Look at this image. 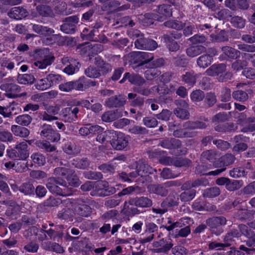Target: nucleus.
<instances>
[{"mask_svg":"<svg viewBox=\"0 0 255 255\" xmlns=\"http://www.w3.org/2000/svg\"><path fill=\"white\" fill-rule=\"evenodd\" d=\"M47 187L49 191L53 193L61 196H70L72 194L70 188L66 187L65 181L54 178L49 179Z\"/></svg>","mask_w":255,"mask_h":255,"instance_id":"nucleus-1","label":"nucleus"},{"mask_svg":"<svg viewBox=\"0 0 255 255\" xmlns=\"http://www.w3.org/2000/svg\"><path fill=\"white\" fill-rule=\"evenodd\" d=\"M185 129L176 130L174 131V135L179 137H191L194 136L196 133L192 129L195 128H203L206 127L205 124L202 122H186L184 125Z\"/></svg>","mask_w":255,"mask_h":255,"instance_id":"nucleus-2","label":"nucleus"},{"mask_svg":"<svg viewBox=\"0 0 255 255\" xmlns=\"http://www.w3.org/2000/svg\"><path fill=\"white\" fill-rule=\"evenodd\" d=\"M55 172L62 176H65L67 179L69 184L73 187H78L80 182L78 178L75 175L73 174L72 170L66 167H58L55 169Z\"/></svg>","mask_w":255,"mask_h":255,"instance_id":"nucleus-3","label":"nucleus"},{"mask_svg":"<svg viewBox=\"0 0 255 255\" xmlns=\"http://www.w3.org/2000/svg\"><path fill=\"white\" fill-rule=\"evenodd\" d=\"M40 135L52 142L57 141L60 139V134L55 132L52 127L49 125H44L43 127Z\"/></svg>","mask_w":255,"mask_h":255,"instance_id":"nucleus-4","label":"nucleus"},{"mask_svg":"<svg viewBox=\"0 0 255 255\" xmlns=\"http://www.w3.org/2000/svg\"><path fill=\"white\" fill-rule=\"evenodd\" d=\"M131 56L133 57L134 62L138 63V65L149 62L153 59V56L151 53L146 52H134L131 53Z\"/></svg>","mask_w":255,"mask_h":255,"instance_id":"nucleus-5","label":"nucleus"},{"mask_svg":"<svg viewBox=\"0 0 255 255\" xmlns=\"http://www.w3.org/2000/svg\"><path fill=\"white\" fill-rule=\"evenodd\" d=\"M78 20V18L76 16L67 17L65 23L61 27V30L66 33H73Z\"/></svg>","mask_w":255,"mask_h":255,"instance_id":"nucleus-6","label":"nucleus"},{"mask_svg":"<svg viewBox=\"0 0 255 255\" xmlns=\"http://www.w3.org/2000/svg\"><path fill=\"white\" fill-rule=\"evenodd\" d=\"M0 88L5 91L7 93V97L10 98L17 97L18 93L20 91L19 86L13 84H3L0 86Z\"/></svg>","mask_w":255,"mask_h":255,"instance_id":"nucleus-7","label":"nucleus"},{"mask_svg":"<svg viewBox=\"0 0 255 255\" xmlns=\"http://www.w3.org/2000/svg\"><path fill=\"white\" fill-rule=\"evenodd\" d=\"M111 144L115 149L122 150L128 146V138L122 133H119L117 134V139L113 140Z\"/></svg>","mask_w":255,"mask_h":255,"instance_id":"nucleus-8","label":"nucleus"},{"mask_svg":"<svg viewBox=\"0 0 255 255\" xmlns=\"http://www.w3.org/2000/svg\"><path fill=\"white\" fill-rule=\"evenodd\" d=\"M59 110V109L57 107L49 106L41 115V119L48 122L56 120L58 118L55 115L58 114Z\"/></svg>","mask_w":255,"mask_h":255,"instance_id":"nucleus-9","label":"nucleus"},{"mask_svg":"<svg viewBox=\"0 0 255 255\" xmlns=\"http://www.w3.org/2000/svg\"><path fill=\"white\" fill-rule=\"evenodd\" d=\"M55 76L52 74H49L46 78L41 79L36 81L35 86L39 90H45L50 88L52 84V79Z\"/></svg>","mask_w":255,"mask_h":255,"instance_id":"nucleus-10","label":"nucleus"},{"mask_svg":"<svg viewBox=\"0 0 255 255\" xmlns=\"http://www.w3.org/2000/svg\"><path fill=\"white\" fill-rule=\"evenodd\" d=\"M27 144L26 141H23L17 144L15 146V152L17 157L21 159H25L29 156L27 149Z\"/></svg>","mask_w":255,"mask_h":255,"instance_id":"nucleus-11","label":"nucleus"},{"mask_svg":"<svg viewBox=\"0 0 255 255\" xmlns=\"http://www.w3.org/2000/svg\"><path fill=\"white\" fill-rule=\"evenodd\" d=\"M26 10L21 7H14L12 8L8 13V16L16 20L21 19L27 15Z\"/></svg>","mask_w":255,"mask_h":255,"instance_id":"nucleus-12","label":"nucleus"},{"mask_svg":"<svg viewBox=\"0 0 255 255\" xmlns=\"http://www.w3.org/2000/svg\"><path fill=\"white\" fill-rule=\"evenodd\" d=\"M173 245L171 243L170 239H162L159 242L154 243V246L159 248L158 251L160 252L166 253L169 251L173 247Z\"/></svg>","mask_w":255,"mask_h":255,"instance_id":"nucleus-13","label":"nucleus"},{"mask_svg":"<svg viewBox=\"0 0 255 255\" xmlns=\"http://www.w3.org/2000/svg\"><path fill=\"white\" fill-rule=\"evenodd\" d=\"M217 52L216 50H213L211 55H205L200 56L197 60V64L200 67L203 68L207 67L212 62L213 56L216 55Z\"/></svg>","mask_w":255,"mask_h":255,"instance_id":"nucleus-14","label":"nucleus"},{"mask_svg":"<svg viewBox=\"0 0 255 255\" xmlns=\"http://www.w3.org/2000/svg\"><path fill=\"white\" fill-rule=\"evenodd\" d=\"M32 29L36 33L45 36H50L54 32L52 29L40 24H33Z\"/></svg>","mask_w":255,"mask_h":255,"instance_id":"nucleus-15","label":"nucleus"},{"mask_svg":"<svg viewBox=\"0 0 255 255\" xmlns=\"http://www.w3.org/2000/svg\"><path fill=\"white\" fill-rule=\"evenodd\" d=\"M225 65L223 64L219 65H213L211 67L208 69L206 72L207 75L211 76L219 75L225 71Z\"/></svg>","mask_w":255,"mask_h":255,"instance_id":"nucleus-16","label":"nucleus"},{"mask_svg":"<svg viewBox=\"0 0 255 255\" xmlns=\"http://www.w3.org/2000/svg\"><path fill=\"white\" fill-rule=\"evenodd\" d=\"M11 130L16 136L26 137L29 134V131L27 128L17 125L12 126Z\"/></svg>","mask_w":255,"mask_h":255,"instance_id":"nucleus-17","label":"nucleus"},{"mask_svg":"<svg viewBox=\"0 0 255 255\" xmlns=\"http://www.w3.org/2000/svg\"><path fill=\"white\" fill-rule=\"evenodd\" d=\"M53 61V57L49 55L44 56L42 60H38L34 62V65L39 69H45L48 65H50Z\"/></svg>","mask_w":255,"mask_h":255,"instance_id":"nucleus-18","label":"nucleus"},{"mask_svg":"<svg viewBox=\"0 0 255 255\" xmlns=\"http://www.w3.org/2000/svg\"><path fill=\"white\" fill-rule=\"evenodd\" d=\"M17 82L20 84H31L35 81V78L33 75L30 74H24L19 75L17 79Z\"/></svg>","mask_w":255,"mask_h":255,"instance_id":"nucleus-19","label":"nucleus"},{"mask_svg":"<svg viewBox=\"0 0 255 255\" xmlns=\"http://www.w3.org/2000/svg\"><path fill=\"white\" fill-rule=\"evenodd\" d=\"M80 67L79 63L74 60L70 64L64 68V72L68 75H73L79 71Z\"/></svg>","mask_w":255,"mask_h":255,"instance_id":"nucleus-20","label":"nucleus"},{"mask_svg":"<svg viewBox=\"0 0 255 255\" xmlns=\"http://www.w3.org/2000/svg\"><path fill=\"white\" fill-rule=\"evenodd\" d=\"M192 222V220L189 217H184L180 218L178 221L174 222L172 226L168 227L169 230H173L176 228H180L183 226L189 225Z\"/></svg>","mask_w":255,"mask_h":255,"instance_id":"nucleus-21","label":"nucleus"},{"mask_svg":"<svg viewBox=\"0 0 255 255\" xmlns=\"http://www.w3.org/2000/svg\"><path fill=\"white\" fill-rule=\"evenodd\" d=\"M157 47V44L153 40L146 39L145 45H138L136 44V47L137 49H145L148 50H154Z\"/></svg>","mask_w":255,"mask_h":255,"instance_id":"nucleus-22","label":"nucleus"},{"mask_svg":"<svg viewBox=\"0 0 255 255\" xmlns=\"http://www.w3.org/2000/svg\"><path fill=\"white\" fill-rule=\"evenodd\" d=\"M180 144L179 141L176 139H165L160 142L162 147L165 148H172L178 147Z\"/></svg>","mask_w":255,"mask_h":255,"instance_id":"nucleus-23","label":"nucleus"},{"mask_svg":"<svg viewBox=\"0 0 255 255\" xmlns=\"http://www.w3.org/2000/svg\"><path fill=\"white\" fill-rule=\"evenodd\" d=\"M159 13L162 14L160 18H157L158 20L162 21L166 17L172 15L170 6L169 5H161L159 7Z\"/></svg>","mask_w":255,"mask_h":255,"instance_id":"nucleus-24","label":"nucleus"},{"mask_svg":"<svg viewBox=\"0 0 255 255\" xmlns=\"http://www.w3.org/2000/svg\"><path fill=\"white\" fill-rule=\"evenodd\" d=\"M133 202L135 206L140 207H147L151 205L152 203L150 199L146 197H140L135 199Z\"/></svg>","mask_w":255,"mask_h":255,"instance_id":"nucleus-25","label":"nucleus"},{"mask_svg":"<svg viewBox=\"0 0 255 255\" xmlns=\"http://www.w3.org/2000/svg\"><path fill=\"white\" fill-rule=\"evenodd\" d=\"M148 168V166L145 164H142L140 165L137 169V171H135L130 173L129 174V177L130 178H133L136 177L137 175H140L141 176H143L145 174L148 172L147 169Z\"/></svg>","mask_w":255,"mask_h":255,"instance_id":"nucleus-26","label":"nucleus"},{"mask_svg":"<svg viewBox=\"0 0 255 255\" xmlns=\"http://www.w3.org/2000/svg\"><path fill=\"white\" fill-rule=\"evenodd\" d=\"M31 158L34 163L38 166L43 165L46 161L45 157L40 153H34L31 155Z\"/></svg>","mask_w":255,"mask_h":255,"instance_id":"nucleus-27","label":"nucleus"},{"mask_svg":"<svg viewBox=\"0 0 255 255\" xmlns=\"http://www.w3.org/2000/svg\"><path fill=\"white\" fill-rule=\"evenodd\" d=\"M15 122L24 126H28L31 122V118L28 115H22L15 118Z\"/></svg>","mask_w":255,"mask_h":255,"instance_id":"nucleus-28","label":"nucleus"},{"mask_svg":"<svg viewBox=\"0 0 255 255\" xmlns=\"http://www.w3.org/2000/svg\"><path fill=\"white\" fill-rule=\"evenodd\" d=\"M203 50V47L201 46H194L188 48L186 52L189 56L193 57L200 54Z\"/></svg>","mask_w":255,"mask_h":255,"instance_id":"nucleus-29","label":"nucleus"},{"mask_svg":"<svg viewBox=\"0 0 255 255\" xmlns=\"http://www.w3.org/2000/svg\"><path fill=\"white\" fill-rule=\"evenodd\" d=\"M222 51L225 55L231 58H236L239 56V52L230 47H224Z\"/></svg>","mask_w":255,"mask_h":255,"instance_id":"nucleus-30","label":"nucleus"},{"mask_svg":"<svg viewBox=\"0 0 255 255\" xmlns=\"http://www.w3.org/2000/svg\"><path fill=\"white\" fill-rule=\"evenodd\" d=\"M243 186V182L239 180L230 181L229 179L226 184V189L229 191H234L240 188Z\"/></svg>","mask_w":255,"mask_h":255,"instance_id":"nucleus-31","label":"nucleus"},{"mask_svg":"<svg viewBox=\"0 0 255 255\" xmlns=\"http://www.w3.org/2000/svg\"><path fill=\"white\" fill-rule=\"evenodd\" d=\"M120 115H117L115 112L108 111L105 112L102 116V120L105 122H111L120 117Z\"/></svg>","mask_w":255,"mask_h":255,"instance_id":"nucleus-32","label":"nucleus"},{"mask_svg":"<svg viewBox=\"0 0 255 255\" xmlns=\"http://www.w3.org/2000/svg\"><path fill=\"white\" fill-rule=\"evenodd\" d=\"M195 195V191L193 189L186 191L182 193L180 196V199L183 202H187L192 200Z\"/></svg>","mask_w":255,"mask_h":255,"instance_id":"nucleus-33","label":"nucleus"},{"mask_svg":"<svg viewBox=\"0 0 255 255\" xmlns=\"http://www.w3.org/2000/svg\"><path fill=\"white\" fill-rule=\"evenodd\" d=\"M36 144L38 147L49 152L54 151L56 149L54 146L51 145L49 142L46 141H37Z\"/></svg>","mask_w":255,"mask_h":255,"instance_id":"nucleus-34","label":"nucleus"},{"mask_svg":"<svg viewBox=\"0 0 255 255\" xmlns=\"http://www.w3.org/2000/svg\"><path fill=\"white\" fill-rule=\"evenodd\" d=\"M231 22L234 26L239 28H242L245 25V20L239 16L232 17Z\"/></svg>","mask_w":255,"mask_h":255,"instance_id":"nucleus-35","label":"nucleus"},{"mask_svg":"<svg viewBox=\"0 0 255 255\" xmlns=\"http://www.w3.org/2000/svg\"><path fill=\"white\" fill-rule=\"evenodd\" d=\"M140 77L137 75H130L128 73H127L124 75V77L121 80L120 83H123L126 79H128V81L133 84H137L140 80Z\"/></svg>","mask_w":255,"mask_h":255,"instance_id":"nucleus-36","label":"nucleus"},{"mask_svg":"<svg viewBox=\"0 0 255 255\" xmlns=\"http://www.w3.org/2000/svg\"><path fill=\"white\" fill-rule=\"evenodd\" d=\"M165 25L168 27L173 28L177 30L181 29L185 25L180 21L177 20L168 21L164 23Z\"/></svg>","mask_w":255,"mask_h":255,"instance_id":"nucleus-37","label":"nucleus"},{"mask_svg":"<svg viewBox=\"0 0 255 255\" xmlns=\"http://www.w3.org/2000/svg\"><path fill=\"white\" fill-rule=\"evenodd\" d=\"M72 164L77 168L84 169L88 166L89 162L86 159H74Z\"/></svg>","mask_w":255,"mask_h":255,"instance_id":"nucleus-38","label":"nucleus"},{"mask_svg":"<svg viewBox=\"0 0 255 255\" xmlns=\"http://www.w3.org/2000/svg\"><path fill=\"white\" fill-rule=\"evenodd\" d=\"M233 98L239 101L244 102L248 99V94L243 91H237L233 93Z\"/></svg>","mask_w":255,"mask_h":255,"instance_id":"nucleus-39","label":"nucleus"},{"mask_svg":"<svg viewBox=\"0 0 255 255\" xmlns=\"http://www.w3.org/2000/svg\"><path fill=\"white\" fill-rule=\"evenodd\" d=\"M183 80L187 83L189 86H192L196 82V76L190 73H186L182 76Z\"/></svg>","mask_w":255,"mask_h":255,"instance_id":"nucleus-40","label":"nucleus"},{"mask_svg":"<svg viewBox=\"0 0 255 255\" xmlns=\"http://www.w3.org/2000/svg\"><path fill=\"white\" fill-rule=\"evenodd\" d=\"M220 194V190L218 187H213L210 189H207L203 195L206 197H214Z\"/></svg>","mask_w":255,"mask_h":255,"instance_id":"nucleus-41","label":"nucleus"},{"mask_svg":"<svg viewBox=\"0 0 255 255\" xmlns=\"http://www.w3.org/2000/svg\"><path fill=\"white\" fill-rule=\"evenodd\" d=\"M37 10L39 13L43 16H48L51 14V8L46 5H40L37 7Z\"/></svg>","mask_w":255,"mask_h":255,"instance_id":"nucleus-42","label":"nucleus"},{"mask_svg":"<svg viewBox=\"0 0 255 255\" xmlns=\"http://www.w3.org/2000/svg\"><path fill=\"white\" fill-rule=\"evenodd\" d=\"M73 84L72 81L64 83L59 85V89L62 92H69L74 89Z\"/></svg>","mask_w":255,"mask_h":255,"instance_id":"nucleus-43","label":"nucleus"},{"mask_svg":"<svg viewBox=\"0 0 255 255\" xmlns=\"http://www.w3.org/2000/svg\"><path fill=\"white\" fill-rule=\"evenodd\" d=\"M86 75L92 78H98L101 75L99 71L95 68L90 67L85 70Z\"/></svg>","mask_w":255,"mask_h":255,"instance_id":"nucleus-44","label":"nucleus"},{"mask_svg":"<svg viewBox=\"0 0 255 255\" xmlns=\"http://www.w3.org/2000/svg\"><path fill=\"white\" fill-rule=\"evenodd\" d=\"M74 84V89L78 91H83L84 88V84L85 83V78H80L78 80L72 81Z\"/></svg>","mask_w":255,"mask_h":255,"instance_id":"nucleus-45","label":"nucleus"},{"mask_svg":"<svg viewBox=\"0 0 255 255\" xmlns=\"http://www.w3.org/2000/svg\"><path fill=\"white\" fill-rule=\"evenodd\" d=\"M204 96L203 93L200 90L194 91L190 95L191 100L195 102L201 101L203 99Z\"/></svg>","mask_w":255,"mask_h":255,"instance_id":"nucleus-46","label":"nucleus"},{"mask_svg":"<svg viewBox=\"0 0 255 255\" xmlns=\"http://www.w3.org/2000/svg\"><path fill=\"white\" fill-rule=\"evenodd\" d=\"M62 120L65 122H71L72 116H71V108H66L62 110Z\"/></svg>","mask_w":255,"mask_h":255,"instance_id":"nucleus-47","label":"nucleus"},{"mask_svg":"<svg viewBox=\"0 0 255 255\" xmlns=\"http://www.w3.org/2000/svg\"><path fill=\"white\" fill-rule=\"evenodd\" d=\"M174 113L177 117L182 119H185L187 118L189 116V114L186 110L180 108H177L174 111Z\"/></svg>","mask_w":255,"mask_h":255,"instance_id":"nucleus-48","label":"nucleus"},{"mask_svg":"<svg viewBox=\"0 0 255 255\" xmlns=\"http://www.w3.org/2000/svg\"><path fill=\"white\" fill-rule=\"evenodd\" d=\"M143 122L144 125L148 128H154L157 125V121L154 118H145Z\"/></svg>","mask_w":255,"mask_h":255,"instance_id":"nucleus-49","label":"nucleus"},{"mask_svg":"<svg viewBox=\"0 0 255 255\" xmlns=\"http://www.w3.org/2000/svg\"><path fill=\"white\" fill-rule=\"evenodd\" d=\"M97 185L99 187L97 195L99 196L107 195V194L104 193V191L107 190L106 188L108 187V183L106 182L100 181L98 182Z\"/></svg>","mask_w":255,"mask_h":255,"instance_id":"nucleus-50","label":"nucleus"},{"mask_svg":"<svg viewBox=\"0 0 255 255\" xmlns=\"http://www.w3.org/2000/svg\"><path fill=\"white\" fill-rule=\"evenodd\" d=\"M216 17L219 19H227L230 16L229 11L226 9H222L216 13Z\"/></svg>","mask_w":255,"mask_h":255,"instance_id":"nucleus-51","label":"nucleus"},{"mask_svg":"<svg viewBox=\"0 0 255 255\" xmlns=\"http://www.w3.org/2000/svg\"><path fill=\"white\" fill-rule=\"evenodd\" d=\"M20 191L25 195L30 194L34 190L33 186L30 184H23L20 188Z\"/></svg>","mask_w":255,"mask_h":255,"instance_id":"nucleus-52","label":"nucleus"},{"mask_svg":"<svg viewBox=\"0 0 255 255\" xmlns=\"http://www.w3.org/2000/svg\"><path fill=\"white\" fill-rule=\"evenodd\" d=\"M12 139V134L8 131H2L0 132V140L6 142L10 141Z\"/></svg>","mask_w":255,"mask_h":255,"instance_id":"nucleus-53","label":"nucleus"},{"mask_svg":"<svg viewBox=\"0 0 255 255\" xmlns=\"http://www.w3.org/2000/svg\"><path fill=\"white\" fill-rule=\"evenodd\" d=\"M30 176L32 178L40 179L46 177V173L40 170H33L30 173Z\"/></svg>","mask_w":255,"mask_h":255,"instance_id":"nucleus-54","label":"nucleus"},{"mask_svg":"<svg viewBox=\"0 0 255 255\" xmlns=\"http://www.w3.org/2000/svg\"><path fill=\"white\" fill-rule=\"evenodd\" d=\"M241 235L240 233L236 230H233L228 233L225 238V241L230 243L232 241V238L238 237Z\"/></svg>","mask_w":255,"mask_h":255,"instance_id":"nucleus-55","label":"nucleus"},{"mask_svg":"<svg viewBox=\"0 0 255 255\" xmlns=\"http://www.w3.org/2000/svg\"><path fill=\"white\" fill-rule=\"evenodd\" d=\"M214 143L219 148L222 150H226L230 147V144L228 142L221 139L214 141Z\"/></svg>","mask_w":255,"mask_h":255,"instance_id":"nucleus-56","label":"nucleus"},{"mask_svg":"<svg viewBox=\"0 0 255 255\" xmlns=\"http://www.w3.org/2000/svg\"><path fill=\"white\" fill-rule=\"evenodd\" d=\"M243 74L247 78L254 79L255 78V70L252 68H248L244 70Z\"/></svg>","mask_w":255,"mask_h":255,"instance_id":"nucleus-57","label":"nucleus"},{"mask_svg":"<svg viewBox=\"0 0 255 255\" xmlns=\"http://www.w3.org/2000/svg\"><path fill=\"white\" fill-rule=\"evenodd\" d=\"M231 245V244L230 243H228L227 242H225L224 244H220L216 242H213L209 244V247L210 249H220V248H223L225 247H229Z\"/></svg>","mask_w":255,"mask_h":255,"instance_id":"nucleus-58","label":"nucleus"},{"mask_svg":"<svg viewBox=\"0 0 255 255\" xmlns=\"http://www.w3.org/2000/svg\"><path fill=\"white\" fill-rule=\"evenodd\" d=\"M170 115L171 113L169 111L164 110H163L161 113L157 115V118L159 120L166 121L169 119Z\"/></svg>","mask_w":255,"mask_h":255,"instance_id":"nucleus-59","label":"nucleus"},{"mask_svg":"<svg viewBox=\"0 0 255 255\" xmlns=\"http://www.w3.org/2000/svg\"><path fill=\"white\" fill-rule=\"evenodd\" d=\"M145 128L139 126H133L129 129V131L134 134L143 133L145 132Z\"/></svg>","mask_w":255,"mask_h":255,"instance_id":"nucleus-60","label":"nucleus"},{"mask_svg":"<svg viewBox=\"0 0 255 255\" xmlns=\"http://www.w3.org/2000/svg\"><path fill=\"white\" fill-rule=\"evenodd\" d=\"M231 91L229 89H225L223 90L221 95V100L222 101L227 102L230 100Z\"/></svg>","mask_w":255,"mask_h":255,"instance_id":"nucleus-61","label":"nucleus"},{"mask_svg":"<svg viewBox=\"0 0 255 255\" xmlns=\"http://www.w3.org/2000/svg\"><path fill=\"white\" fill-rule=\"evenodd\" d=\"M239 48L245 51L254 52L255 51V46L249 44H240L238 45Z\"/></svg>","mask_w":255,"mask_h":255,"instance_id":"nucleus-62","label":"nucleus"},{"mask_svg":"<svg viewBox=\"0 0 255 255\" xmlns=\"http://www.w3.org/2000/svg\"><path fill=\"white\" fill-rule=\"evenodd\" d=\"M1 66L8 70H12L14 67V62L9 59H4L2 63Z\"/></svg>","mask_w":255,"mask_h":255,"instance_id":"nucleus-63","label":"nucleus"},{"mask_svg":"<svg viewBox=\"0 0 255 255\" xmlns=\"http://www.w3.org/2000/svg\"><path fill=\"white\" fill-rule=\"evenodd\" d=\"M111 134V131H103L98 134L97 137V140L100 142H103L107 139V136Z\"/></svg>","mask_w":255,"mask_h":255,"instance_id":"nucleus-64","label":"nucleus"}]
</instances>
